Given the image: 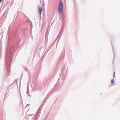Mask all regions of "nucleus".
<instances>
[{"mask_svg":"<svg viewBox=\"0 0 120 120\" xmlns=\"http://www.w3.org/2000/svg\"><path fill=\"white\" fill-rule=\"evenodd\" d=\"M63 8V4L61 0H60L59 4L58 11L59 13H60L62 12Z\"/></svg>","mask_w":120,"mask_h":120,"instance_id":"f257e3e1","label":"nucleus"},{"mask_svg":"<svg viewBox=\"0 0 120 120\" xmlns=\"http://www.w3.org/2000/svg\"><path fill=\"white\" fill-rule=\"evenodd\" d=\"M38 11L40 15L41 14V13L42 11V9L41 7H39L38 8Z\"/></svg>","mask_w":120,"mask_h":120,"instance_id":"f03ea898","label":"nucleus"},{"mask_svg":"<svg viewBox=\"0 0 120 120\" xmlns=\"http://www.w3.org/2000/svg\"><path fill=\"white\" fill-rule=\"evenodd\" d=\"M114 79H112L111 80V83H113L114 82Z\"/></svg>","mask_w":120,"mask_h":120,"instance_id":"7ed1b4c3","label":"nucleus"},{"mask_svg":"<svg viewBox=\"0 0 120 120\" xmlns=\"http://www.w3.org/2000/svg\"><path fill=\"white\" fill-rule=\"evenodd\" d=\"M115 72H114V75H113V77L114 78L115 77Z\"/></svg>","mask_w":120,"mask_h":120,"instance_id":"20e7f679","label":"nucleus"},{"mask_svg":"<svg viewBox=\"0 0 120 120\" xmlns=\"http://www.w3.org/2000/svg\"><path fill=\"white\" fill-rule=\"evenodd\" d=\"M2 0H0V3H1Z\"/></svg>","mask_w":120,"mask_h":120,"instance_id":"39448f33","label":"nucleus"}]
</instances>
